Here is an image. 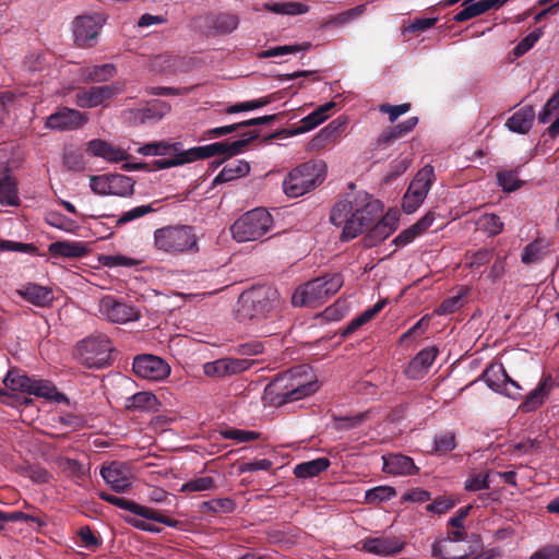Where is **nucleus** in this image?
<instances>
[{
	"mask_svg": "<svg viewBox=\"0 0 559 559\" xmlns=\"http://www.w3.org/2000/svg\"><path fill=\"white\" fill-rule=\"evenodd\" d=\"M0 203L8 206L20 204L16 180L4 162L0 163Z\"/></svg>",
	"mask_w": 559,
	"mask_h": 559,
	"instance_id": "obj_23",
	"label": "nucleus"
},
{
	"mask_svg": "<svg viewBox=\"0 0 559 559\" xmlns=\"http://www.w3.org/2000/svg\"><path fill=\"white\" fill-rule=\"evenodd\" d=\"M225 152L226 147L224 141L211 143L204 146H195L189 150L181 148V152L177 154V158H170L169 160L165 162H157V167L171 168L213 156H223V158L216 163V166H219L226 159Z\"/></svg>",
	"mask_w": 559,
	"mask_h": 559,
	"instance_id": "obj_9",
	"label": "nucleus"
},
{
	"mask_svg": "<svg viewBox=\"0 0 559 559\" xmlns=\"http://www.w3.org/2000/svg\"><path fill=\"white\" fill-rule=\"evenodd\" d=\"M271 12L277 14L299 15L305 14L309 11V7L302 2L289 1L278 2L267 5Z\"/></svg>",
	"mask_w": 559,
	"mask_h": 559,
	"instance_id": "obj_47",
	"label": "nucleus"
},
{
	"mask_svg": "<svg viewBox=\"0 0 559 559\" xmlns=\"http://www.w3.org/2000/svg\"><path fill=\"white\" fill-rule=\"evenodd\" d=\"M35 378H31L20 371L11 370L7 373L3 383L12 392L27 393L31 395Z\"/></svg>",
	"mask_w": 559,
	"mask_h": 559,
	"instance_id": "obj_40",
	"label": "nucleus"
},
{
	"mask_svg": "<svg viewBox=\"0 0 559 559\" xmlns=\"http://www.w3.org/2000/svg\"><path fill=\"white\" fill-rule=\"evenodd\" d=\"M245 135H248V138L247 139H240V140L234 141L231 143H229L228 141H224L225 142V147H226L225 158H229V157H233V156L241 153L243 151V148L251 141H253V140H255V139H258L260 136V133L257 130H252V131H249V132L245 133Z\"/></svg>",
	"mask_w": 559,
	"mask_h": 559,
	"instance_id": "obj_50",
	"label": "nucleus"
},
{
	"mask_svg": "<svg viewBox=\"0 0 559 559\" xmlns=\"http://www.w3.org/2000/svg\"><path fill=\"white\" fill-rule=\"evenodd\" d=\"M308 369V366L301 365L275 376L264 389V400L278 407L314 393L318 384L312 381Z\"/></svg>",
	"mask_w": 559,
	"mask_h": 559,
	"instance_id": "obj_2",
	"label": "nucleus"
},
{
	"mask_svg": "<svg viewBox=\"0 0 559 559\" xmlns=\"http://www.w3.org/2000/svg\"><path fill=\"white\" fill-rule=\"evenodd\" d=\"M160 406L157 397L147 391L138 392L126 399L124 407L132 412H157Z\"/></svg>",
	"mask_w": 559,
	"mask_h": 559,
	"instance_id": "obj_32",
	"label": "nucleus"
},
{
	"mask_svg": "<svg viewBox=\"0 0 559 559\" xmlns=\"http://www.w3.org/2000/svg\"><path fill=\"white\" fill-rule=\"evenodd\" d=\"M48 252L53 258H82L87 254V249L80 241H55L48 246Z\"/></svg>",
	"mask_w": 559,
	"mask_h": 559,
	"instance_id": "obj_31",
	"label": "nucleus"
},
{
	"mask_svg": "<svg viewBox=\"0 0 559 559\" xmlns=\"http://www.w3.org/2000/svg\"><path fill=\"white\" fill-rule=\"evenodd\" d=\"M483 379L491 390L496 392H502V386L506 380L509 379V374L507 373L506 369L501 364L490 365L484 371Z\"/></svg>",
	"mask_w": 559,
	"mask_h": 559,
	"instance_id": "obj_43",
	"label": "nucleus"
},
{
	"mask_svg": "<svg viewBox=\"0 0 559 559\" xmlns=\"http://www.w3.org/2000/svg\"><path fill=\"white\" fill-rule=\"evenodd\" d=\"M335 106L334 102L325 103L324 105L318 107L311 114L306 116L299 121V126H292L288 130L289 135H297L305 132H308L314 129L317 126L322 123L328 119V112Z\"/></svg>",
	"mask_w": 559,
	"mask_h": 559,
	"instance_id": "obj_27",
	"label": "nucleus"
},
{
	"mask_svg": "<svg viewBox=\"0 0 559 559\" xmlns=\"http://www.w3.org/2000/svg\"><path fill=\"white\" fill-rule=\"evenodd\" d=\"M406 543L397 537H368L361 540V550L377 556L391 557L404 550Z\"/></svg>",
	"mask_w": 559,
	"mask_h": 559,
	"instance_id": "obj_20",
	"label": "nucleus"
},
{
	"mask_svg": "<svg viewBox=\"0 0 559 559\" xmlns=\"http://www.w3.org/2000/svg\"><path fill=\"white\" fill-rule=\"evenodd\" d=\"M281 98H282V92L280 91V92L272 93L267 96H264V97H261L258 99H252V100H248V102L234 104V105L227 107L226 112L227 114H236V112H241V111L254 110V109L264 107L273 102H276Z\"/></svg>",
	"mask_w": 559,
	"mask_h": 559,
	"instance_id": "obj_42",
	"label": "nucleus"
},
{
	"mask_svg": "<svg viewBox=\"0 0 559 559\" xmlns=\"http://www.w3.org/2000/svg\"><path fill=\"white\" fill-rule=\"evenodd\" d=\"M451 543L450 536L445 539L436 540L431 546V557L435 559H467V555H453L447 549Z\"/></svg>",
	"mask_w": 559,
	"mask_h": 559,
	"instance_id": "obj_56",
	"label": "nucleus"
},
{
	"mask_svg": "<svg viewBox=\"0 0 559 559\" xmlns=\"http://www.w3.org/2000/svg\"><path fill=\"white\" fill-rule=\"evenodd\" d=\"M382 461L383 472L394 476L415 475L419 471L412 457L401 453L385 454Z\"/></svg>",
	"mask_w": 559,
	"mask_h": 559,
	"instance_id": "obj_22",
	"label": "nucleus"
},
{
	"mask_svg": "<svg viewBox=\"0 0 559 559\" xmlns=\"http://www.w3.org/2000/svg\"><path fill=\"white\" fill-rule=\"evenodd\" d=\"M396 496V490L391 486H377L366 491L365 501L369 504H379Z\"/></svg>",
	"mask_w": 559,
	"mask_h": 559,
	"instance_id": "obj_45",
	"label": "nucleus"
},
{
	"mask_svg": "<svg viewBox=\"0 0 559 559\" xmlns=\"http://www.w3.org/2000/svg\"><path fill=\"white\" fill-rule=\"evenodd\" d=\"M121 92L122 87L119 83L80 88L74 96V104L81 108H95Z\"/></svg>",
	"mask_w": 559,
	"mask_h": 559,
	"instance_id": "obj_10",
	"label": "nucleus"
},
{
	"mask_svg": "<svg viewBox=\"0 0 559 559\" xmlns=\"http://www.w3.org/2000/svg\"><path fill=\"white\" fill-rule=\"evenodd\" d=\"M254 364L245 358H221L203 366L207 377L224 378L248 370Z\"/></svg>",
	"mask_w": 559,
	"mask_h": 559,
	"instance_id": "obj_16",
	"label": "nucleus"
},
{
	"mask_svg": "<svg viewBox=\"0 0 559 559\" xmlns=\"http://www.w3.org/2000/svg\"><path fill=\"white\" fill-rule=\"evenodd\" d=\"M535 119V109L527 105L515 111L506 122V127L515 133L526 134Z\"/></svg>",
	"mask_w": 559,
	"mask_h": 559,
	"instance_id": "obj_30",
	"label": "nucleus"
},
{
	"mask_svg": "<svg viewBox=\"0 0 559 559\" xmlns=\"http://www.w3.org/2000/svg\"><path fill=\"white\" fill-rule=\"evenodd\" d=\"M366 11V4H359L355 8H352L349 10H346L344 12H341L334 16H332L328 22L326 24H332V25H344L357 17H359L360 15H362Z\"/></svg>",
	"mask_w": 559,
	"mask_h": 559,
	"instance_id": "obj_55",
	"label": "nucleus"
},
{
	"mask_svg": "<svg viewBox=\"0 0 559 559\" xmlns=\"http://www.w3.org/2000/svg\"><path fill=\"white\" fill-rule=\"evenodd\" d=\"M497 180L504 192H513L520 189L524 181L518 178V170H500L497 173Z\"/></svg>",
	"mask_w": 559,
	"mask_h": 559,
	"instance_id": "obj_46",
	"label": "nucleus"
},
{
	"mask_svg": "<svg viewBox=\"0 0 559 559\" xmlns=\"http://www.w3.org/2000/svg\"><path fill=\"white\" fill-rule=\"evenodd\" d=\"M170 111V105L162 100H153L144 107L123 111L124 120L132 126L152 124L159 121Z\"/></svg>",
	"mask_w": 559,
	"mask_h": 559,
	"instance_id": "obj_14",
	"label": "nucleus"
},
{
	"mask_svg": "<svg viewBox=\"0 0 559 559\" xmlns=\"http://www.w3.org/2000/svg\"><path fill=\"white\" fill-rule=\"evenodd\" d=\"M202 507L213 513H231L236 503L231 498H216L203 502Z\"/></svg>",
	"mask_w": 559,
	"mask_h": 559,
	"instance_id": "obj_53",
	"label": "nucleus"
},
{
	"mask_svg": "<svg viewBox=\"0 0 559 559\" xmlns=\"http://www.w3.org/2000/svg\"><path fill=\"white\" fill-rule=\"evenodd\" d=\"M117 74V68L112 63L85 67L81 70V76L85 83H104Z\"/></svg>",
	"mask_w": 559,
	"mask_h": 559,
	"instance_id": "obj_36",
	"label": "nucleus"
},
{
	"mask_svg": "<svg viewBox=\"0 0 559 559\" xmlns=\"http://www.w3.org/2000/svg\"><path fill=\"white\" fill-rule=\"evenodd\" d=\"M343 286V277L338 273L326 274L299 286L292 296L295 307H317Z\"/></svg>",
	"mask_w": 559,
	"mask_h": 559,
	"instance_id": "obj_4",
	"label": "nucleus"
},
{
	"mask_svg": "<svg viewBox=\"0 0 559 559\" xmlns=\"http://www.w3.org/2000/svg\"><path fill=\"white\" fill-rule=\"evenodd\" d=\"M435 212L429 211L418 222L409 226L408 228L401 231L393 240V243L397 247H405L406 245L414 241L418 236L424 234L435 222Z\"/></svg>",
	"mask_w": 559,
	"mask_h": 559,
	"instance_id": "obj_28",
	"label": "nucleus"
},
{
	"mask_svg": "<svg viewBox=\"0 0 559 559\" xmlns=\"http://www.w3.org/2000/svg\"><path fill=\"white\" fill-rule=\"evenodd\" d=\"M435 179V168L431 165H426L417 171L408 186V190L412 192L420 193L424 198H426Z\"/></svg>",
	"mask_w": 559,
	"mask_h": 559,
	"instance_id": "obj_37",
	"label": "nucleus"
},
{
	"mask_svg": "<svg viewBox=\"0 0 559 559\" xmlns=\"http://www.w3.org/2000/svg\"><path fill=\"white\" fill-rule=\"evenodd\" d=\"M323 180L324 165L308 160L293 168L284 178L282 186L288 198H298L316 189Z\"/></svg>",
	"mask_w": 559,
	"mask_h": 559,
	"instance_id": "obj_5",
	"label": "nucleus"
},
{
	"mask_svg": "<svg viewBox=\"0 0 559 559\" xmlns=\"http://www.w3.org/2000/svg\"><path fill=\"white\" fill-rule=\"evenodd\" d=\"M311 44L305 43L302 45H284V46H276L269 48L266 50H263L259 53L260 58H273V57H281L288 53H296L298 51H306L310 49Z\"/></svg>",
	"mask_w": 559,
	"mask_h": 559,
	"instance_id": "obj_48",
	"label": "nucleus"
},
{
	"mask_svg": "<svg viewBox=\"0 0 559 559\" xmlns=\"http://www.w3.org/2000/svg\"><path fill=\"white\" fill-rule=\"evenodd\" d=\"M425 199L420 193L412 192L407 189L403 197L402 209L406 214H413L423 204Z\"/></svg>",
	"mask_w": 559,
	"mask_h": 559,
	"instance_id": "obj_64",
	"label": "nucleus"
},
{
	"mask_svg": "<svg viewBox=\"0 0 559 559\" xmlns=\"http://www.w3.org/2000/svg\"><path fill=\"white\" fill-rule=\"evenodd\" d=\"M411 109L409 103H404L400 105H390V104H381L379 106V111L382 114L389 115V121L394 123L400 116L408 112Z\"/></svg>",
	"mask_w": 559,
	"mask_h": 559,
	"instance_id": "obj_63",
	"label": "nucleus"
},
{
	"mask_svg": "<svg viewBox=\"0 0 559 559\" xmlns=\"http://www.w3.org/2000/svg\"><path fill=\"white\" fill-rule=\"evenodd\" d=\"M37 247L34 243H24L8 239H0V252L15 251L31 255L37 254Z\"/></svg>",
	"mask_w": 559,
	"mask_h": 559,
	"instance_id": "obj_58",
	"label": "nucleus"
},
{
	"mask_svg": "<svg viewBox=\"0 0 559 559\" xmlns=\"http://www.w3.org/2000/svg\"><path fill=\"white\" fill-rule=\"evenodd\" d=\"M87 121V114L69 107H60L46 118L45 127L56 131H71L82 128Z\"/></svg>",
	"mask_w": 559,
	"mask_h": 559,
	"instance_id": "obj_15",
	"label": "nucleus"
},
{
	"mask_svg": "<svg viewBox=\"0 0 559 559\" xmlns=\"http://www.w3.org/2000/svg\"><path fill=\"white\" fill-rule=\"evenodd\" d=\"M250 173V164L243 159H237L227 164L213 179L212 186L229 182L247 176Z\"/></svg>",
	"mask_w": 559,
	"mask_h": 559,
	"instance_id": "obj_34",
	"label": "nucleus"
},
{
	"mask_svg": "<svg viewBox=\"0 0 559 559\" xmlns=\"http://www.w3.org/2000/svg\"><path fill=\"white\" fill-rule=\"evenodd\" d=\"M154 209L151 205H140L124 212L117 221L116 226L120 227L129 222L143 217L144 215L152 213Z\"/></svg>",
	"mask_w": 559,
	"mask_h": 559,
	"instance_id": "obj_60",
	"label": "nucleus"
},
{
	"mask_svg": "<svg viewBox=\"0 0 559 559\" xmlns=\"http://www.w3.org/2000/svg\"><path fill=\"white\" fill-rule=\"evenodd\" d=\"M31 395L55 402L66 400L64 394L60 393L51 381L43 379H34Z\"/></svg>",
	"mask_w": 559,
	"mask_h": 559,
	"instance_id": "obj_41",
	"label": "nucleus"
},
{
	"mask_svg": "<svg viewBox=\"0 0 559 559\" xmlns=\"http://www.w3.org/2000/svg\"><path fill=\"white\" fill-rule=\"evenodd\" d=\"M214 486H215L214 479L210 476H204V477H198V478H194V479H191V480L185 483L181 486L180 491L181 492L205 491V490L213 489Z\"/></svg>",
	"mask_w": 559,
	"mask_h": 559,
	"instance_id": "obj_57",
	"label": "nucleus"
},
{
	"mask_svg": "<svg viewBox=\"0 0 559 559\" xmlns=\"http://www.w3.org/2000/svg\"><path fill=\"white\" fill-rule=\"evenodd\" d=\"M105 483L117 492H127L132 485L130 469L122 463L112 462L100 471Z\"/></svg>",
	"mask_w": 559,
	"mask_h": 559,
	"instance_id": "obj_18",
	"label": "nucleus"
},
{
	"mask_svg": "<svg viewBox=\"0 0 559 559\" xmlns=\"http://www.w3.org/2000/svg\"><path fill=\"white\" fill-rule=\"evenodd\" d=\"M86 152L91 156L102 157L110 163H118L127 159L128 157L123 150L116 147L111 143L102 139L91 140L87 143Z\"/></svg>",
	"mask_w": 559,
	"mask_h": 559,
	"instance_id": "obj_26",
	"label": "nucleus"
},
{
	"mask_svg": "<svg viewBox=\"0 0 559 559\" xmlns=\"http://www.w3.org/2000/svg\"><path fill=\"white\" fill-rule=\"evenodd\" d=\"M456 447V440L453 432H443L435 437L433 451L437 454H447L454 450Z\"/></svg>",
	"mask_w": 559,
	"mask_h": 559,
	"instance_id": "obj_54",
	"label": "nucleus"
},
{
	"mask_svg": "<svg viewBox=\"0 0 559 559\" xmlns=\"http://www.w3.org/2000/svg\"><path fill=\"white\" fill-rule=\"evenodd\" d=\"M16 294L25 301L40 308L49 307L53 301V293L47 286L36 283H26L16 289Z\"/></svg>",
	"mask_w": 559,
	"mask_h": 559,
	"instance_id": "obj_21",
	"label": "nucleus"
},
{
	"mask_svg": "<svg viewBox=\"0 0 559 559\" xmlns=\"http://www.w3.org/2000/svg\"><path fill=\"white\" fill-rule=\"evenodd\" d=\"M99 312L112 323H127L140 318L139 310L111 295L103 297L99 301Z\"/></svg>",
	"mask_w": 559,
	"mask_h": 559,
	"instance_id": "obj_12",
	"label": "nucleus"
},
{
	"mask_svg": "<svg viewBox=\"0 0 559 559\" xmlns=\"http://www.w3.org/2000/svg\"><path fill=\"white\" fill-rule=\"evenodd\" d=\"M134 193V182L130 177L114 174L110 175L109 194L118 197H130Z\"/></svg>",
	"mask_w": 559,
	"mask_h": 559,
	"instance_id": "obj_44",
	"label": "nucleus"
},
{
	"mask_svg": "<svg viewBox=\"0 0 559 559\" xmlns=\"http://www.w3.org/2000/svg\"><path fill=\"white\" fill-rule=\"evenodd\" d=\"M103 24L104 19L99 14L76 17L73 22L75 44L83 48L93 47Z\"/></svg>",
	"mask_w": 559,
	"mask_h": 559,
	"instance_id": "obj_13",
	"label": "nucleus"
},
{
	"mask_svg": "<svg viewBox=\"0 0 559 559\" xmlns=\"http://www.w3.org/2000/svg\"><path fill=\"white\" fill-rule=\"evenodd\" d=\"M328 457H318L311 461L299 463L294 468V475L297 478H311L318 476L330 466Z\"/></svg>",
	"mask_w": 559,
	"mask_h": 559,
	"instance_id": "obj_39",
	"label": "nucleus"
},
{
	"mask_svg": "<svg viewBox=\"0 0 559 559\" xmlns=\"http://www.w3.org/2000/svg\"><path fill=\"white\" fill-rule=\"evenodd\" d=\"M239 24L237 15L230 13L211 14L205 17L207 35H227L234 32Z\"/></svg>",
	"mask_w": 559,
	"mask_h": 559,
	"instance_id": "obj_25",
	"label": "nucleus"
},
{
	"mask_svg": "<svg viewBox=\"0 0 559 559\" xmlns=\"http://www.w3.org/2000/svg\"><path fill=\"white\" fill-rule=\"evenodd\" d=\"M346 124L347 119L344 117H337L336 119L332 120L316 135L313 139V145L324 146L328 143L336 142L344 132Z\"/></svg>",
	"mask_w": 559,
	"mask_h": 559,
	"instance_id": "obj_33",
	"label": "nucleus"
},
{
	"mask_svg": "<svg viewBox=\"0 0 559 559\" xmlns=\"http://www.w3.org/2000/svg\"><path fill=\"white\" fill-rule=\"evenodd\" d=\"M544 255L543 247L539 242L528 243L522 251L521 260L524 264H533L542 260Z\"/></svg>",
	"mask_w": 559,
	"mask_h": 559,
	"instance_id": "obj_59",
	"label": "nucleus"
},
{
	"mask_svg": "<svg viewBox=\"0 0 559 559\" xmlns=\"http://www.w3.org/2000/svg\"><path fill=\"white\" fill-rule=\"evenodd\" d=\"M418 124L417 117H409L405 121L384 129L377 139L378 146H386L404 138Z\"/></svg>",
	"mask_w": 559,
	"mask_h": 559,
	"instance_id": "obj_29",
	"label": "nucleus"
},
{
	"mask_svg": "<svg viewBox=\"0 0 559 559\" xmlns=\"http://www.w3.org/2000/svg\"><path fill=\"white\" fill-rule=\"evenodd\" d=\"M439 350L435 346L421 349L408 364L405 373L408 378L419 379L427 372L428 368L433 364Z\"/></svg>",
	"mask_w": 559,
	"mask_h": 559,
	"instance_id": "obj_24",
	"label": "nucleus"
},
{
	"mask_svg": "<svg viewBox=\"0 0 559 559\" xmlns=\"http://www.w3.org/2000/svg\"><path fill=\"white\" fill-rule=\"evenodd\" d=\"M117 508L130 511L134 515H139L143 519L155 521L165 524L169 527L178 528L181 526V522L169 516L164 515L160 511L144 507L132 500H128L119 497L116 506Z\"/></svg>",
	"mask_w": 559,
	"mask_h": 559,
	"instance_id": "obj_19",
	"label": "nucleus"
},
{
	"mask_svg": "<svg viewBox=\"0 0 559 559\" xmlns=\"http://www.w3.org/2000/svg\"><path fill=\"white\" fill-rule=\"evenodd\" d=\"M224 439L235 440L238 443L250 442L260 438L261 433L251 430H241L237 428H226L221 430Z\"/></svg>",
	"mask_w": 559,
	"mask_h": 559,
	"instance_id": "obj_49",
	"label": "nucleus"
},
{
	"mask_svg": "<svg viewBox=\"0 0 559 559\" xmlns=\"http://www.w3.org/2000/svg\"><path fill=\"white\" fill-rule=\"evenodd\" d=\"M273 227L272 215L263 207L242 214L230 227L234 239L239 242L254 241Z\"/></svg>",
	"mask_w": 559,
	"mask_h": 559,
	"instance_id": "obj_7",
	"label": "nucleus"
},
{
	"mask_svg": "<svg viewBox=\"0 0 559 559\" xmlns=\"http://www.w3.org/2000/svg\"><path fill=\"white\" fill-rule=\"evenodd\" d=\"M543 29L536 28L526 35L514 48V55L520 57L527 52L542 37Z\"/></svg>",
	"mask_w": 559,
	"mask_h": 559,
	"instance_id": "obj_62",
	"label": "nucleus"
},
{
	"mask_svg": "<svg viewBox=\"0 0 559 559\" xmlns=\"http://www.w3.org/2000/svg\"><path fill=\"white\" fill-rule=\"evenodd\" d=\"M154 241L158 250L173 255L199 250L194 229L188 225L158 228L154 231Z\"/></svg>",
	"mask_w": 559,
	"mask_h": 559,
	"instance_id": "obj_6",
	"label": "nucleus"
},
{
	"mask_svg": "<svg viewBox=\"0 0 559 559\" xmlns=\"http://www.w3.org/2000/svg\"><path fill=\"white\" fill-rule=\"evenodd\" d=\"M437 17H421L415 19L411 24L403 26L402 34L406 35L407 33L418 34L427 31L428 28L435 26L437 23Z\"/></svg>",
	"mask_w": 559,
	"mask_h": 559,
	"instance_id": "obj_61",
	"label": "nucleus"
},
{
	"mask_svg": "<svg viewBox=\"0 0 559 559\" xmlns=\"http://www.w3.org/2000/svg\"><path fill=\"white\" fill-rule=\"evenodd\" d=\"M498 0H480L478 2H474L467 4L468 1L463 3L464 9L456 13L453 20L457 23L468 21L475 16L486 13L490 9L495 8Z\"/></svg>",
	"mask_w": 559,
	"mask_h": 559,
	"instance_id": "obj_38",
	"label": "nucleus"
},
{
	"mask_svg": "<svg viewBox=\"0 0 559 559\" xmlns=\"http://www.w3.org/2000/svg\"><path fill=\"white\" fill-rule=\"evenodd\" d=\"M132 369L138 377L151 381H160L170 374V366L163 358L152 354L135 356Z\"/></svg>",
	"mask_w": 559,
	"mask_h": 559,
	"instance_id": "obj_11",
	"label": "nucleus"
},
{
	"mask_svg": "<svg viewBox=\"0 0 559 559\" xmlns=\"http://www.w3.org/2000/svg\"><path fill=\"white\" fill-rule=\"evenodd\" d=\"M112 346L105 334L91 335L80 341L75 347L79 362L87 368L102 369L109 365Z\"/></svg>",
	"mask_w": 559,
	"mask_h": 559,
	"instance_id": "obj_8",
	"label": "nucleus"
},
{
	"mask_svg": "<svg viewBox=\"0 0 559 559\" xmlns=\"http://www.w3.org/2000/svg\"><path fill=\"white\" fill-rule=\"evenodd\" d=\"M554 385L559 386V369L556 372L555 378H552L551 374H543L537 386L526 395L519 408L523 413H530L537 409L544 404Z\"/></svg>",
	"mask_w": 559,
	"mask_h": 559,
	"instance_id": "obj_17",
	"label": "nucleus"
},
{
	"mask_svg": "<svg viewBox=\"0 0 559 559\" xmlns=\"http://www.w3.org/2000/svg\"><path fill=\"white\" fill-rule=\"evenodd\" d=\"M479 228L489 236H496L502 231L503 223L496 214H484L478 221Z\"/></svg>",
	"mask_w": 559,
	"mask_h": 559,
	"instance_id": "obj_51",
	"label": "nucleus"
},
{
	"mask_svg": "<svg viewBox=\"0 0 559 559\" xmlns=\"http://www.w3.org/2000/svg\"><path fill=\"white\" fill-rule=\"evenodd\" d=\"M382 211V203L366 191L346 193L332 207L330 222L343 227L342 241H349L367 230L365 245L373 247L385 240L397 226V218L389 214L381 217Z\"/></svg>",
	"mask_w": 559,
	"mask_h": 559,
	"instance_id": "obj_1",
	"label": "nucleus"
},
{
	"mask_svg": "<svg viewBox=\"0 0 559 559\" xmlns=\"http://www.w3.org/2000/svg\"><path fill=\"white\" fill-rule=\"evenodd\" d=\"M64 166L70 170H83L85 167V160L83 153L79 148L69 147L66 148L63 154Z\"/></svg>",
	"mask_w": 559,
	"mask_h": 559,
	"instance_id": "obj_52",
	"label": "nucleus"
},
{
	"mask_svg": "<svg viewBox=\"0 0 559 559\" xmlns=\"http://www.w3.org/2000/svg\"><path fill=\"white\" fill-rule=\"evenodd\" d=\"M180 142H152L139 147L138 153L148 156H168L167 158H177L181 152Z\"/></svg>",
	"mask_w": 559,
	"mask_h": 559,
	"instance_id": "obj_35",
	"label": "nucleus"
},
{
	"mask_svg": "<svg viewBox=\"0 0 559 559\" xmlns=\"http://www.w3.org/2000/svg\"><path fill=\"white\" fill-rule=\"evenodd\" d=\"M283 301L278 290L271 285L253 286L238 298L236 316L241 322L261 321L277 317Z\"/></svg>",
	"mask_w": 559,
	"mask_h": 559,
	"instance_id": "obj_3",
	"label": "nucleus"
}]
</instances>
